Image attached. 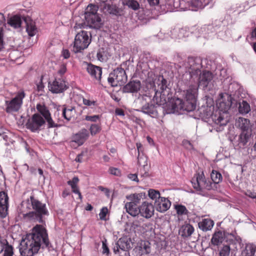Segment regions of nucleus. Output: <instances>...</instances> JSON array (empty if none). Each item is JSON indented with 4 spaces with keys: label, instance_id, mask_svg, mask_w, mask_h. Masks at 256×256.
Returning a JSON list of instances; mask_svg holds the SVG:
<instances>
[{
    "label": "nucleus",
    "instance_id": "nucleus-14",
    "mask_svg": "<svg viewBox=\"0 0 256 256\" xmlns=\"http://www.w3.org/2000/svg\"><path fill=\"white\" fill-rule=\"evenodd\" d=\"M88 137V130L86 128H82L72 136V140L70 142V145L71 146L76 148L82 146Z\"/></svg>",
    "mask_w": 256,
    "mask_h": 256
},
{
    "label": "nucleus",
    "instance_id": "nucleus-23",
    "mask_svg": "<svg viewBox=\"0 0 256 256\" xmlns=\"http://www.w3.org/2000/svg\"><path fill=\"white\" fill-rule=\"evenodd\" d=\"M142 109L144 113L148 114L152 118H156L158 116L157 106L153 104L148 103L147 104L144 106Z\"/></svg>",
    "mask_w": 256,
    "mask_h": 256
},
{
    "label": "nucleus",
    "instance_id": "nucleus-36",
    "mask_svg": "<svg viewBox=\"0 0 256 256\" xmlns=\"http://www.w3.org/2000/svg\"><path fill=\"white\" fill-rule=\"evenodd\" d=\"M238 110L240 113L242 114H246L250 110V104L244 100L240 103Z\"/></svg>",
    "mask_w": 256,
    "mask_h": 256
},
{
    "label": "nucleus",
    "instance_id": "nucleus-58",
    "mask_svg": "<svg viewBox=\"0 0 256 256\" xmlns=\"http://www.w3.org/2000/svg\"><path fill=\"white\" fill-rule=\"evenodd\" d=\"M63 57L66 58H68L70 57V52L68 50H64L62 52Z\"/></svg>",
    "mask_w": 256,
    "mask_h": 256
},
{
    "label": "nucleus",
    "instance_id": "nucleus-49",
    "mask_svg": "<svg viewBox=\"0 0 256 256\" xmlns=\"http://www.w3.org/2000/svg\"><path fill=\"white\" fill-rule=\"evenodd\" d=\"M144 250L146 254H149L150 252V243L148 241L144 242L143 244H141L140 246Z\"/></svg>",
    "mask_w": 256,
    "mask_h": 256
},
{
    "label": "nucleus",
    "instance_id": "nucleus-37",
    "mask_svg": "<svg viewBox=\"0 0 256 256\" xmlns=\"http://www.w3.org/2000/svg\"><path fill=\"white\" fill-rule=\"evenodd\" d=\"M102 130L100 123L92 124L90 126L89 130L92 136H95L100 132Z\"/></svg>",
    "mask_w": 256,
    "mask_h": 256
},
{
    "label": "nucleus",
    "instance_id": "nucleus-54",
    "mask_svg": "<svg viewBox=\"0 0 256 256\" xmlns=\"http://www.w3.org/2000/svg\"><path fill=\"white\" fill-rule=\"evenodd\" d=\"M5 18L4 15L0 12V29L4 30V27L5 25Z\"/></svg>",
    "mask_w": 256,
    "mask_h": 256
},
{
    "label": "nucleus",
    "instance_id": "nucleus-57",
    "mask_svg": "<svg viewBox=\"0 0 256 256\" xmlns=\"http://www.w3.org/2000/svg\"><path fill=\"white\" fill-rule=\"evenodd\" d=\"M128 176L130 179L131 180H132L133 181H136L137 182H138V176L136 174H128Z\"/></svg>",
    "mask_w": 256,
    "mask_h": 256
},
{
    "label": "nucleus",
    "instance_id": "nucleus-61",
    "mask_svg": "<svg viewBox=\"0 0 256 256\" xmlns=\"http://www.w3.org/2000/svg\"><path fill=\"white\" fill-rule=\"evenodd\" d=\"M84 154L83 152H82L80 154H78L76 158V161L78 162H82V159L83 158Z\"/></svg>",
    "mask_w": 256,
    "mask_h": 256
},
{
    "label": "nucleus",
    "instance_id": "nucleus-48",
    "mask_svg": "<svg viewBox=\"0 0 256 256\" xmlns=\"http://www.w3.org/2000/svg\"><path fill=\"white\" fill-rule=\"evenodd\" d=\"M108 212V210L107 208L104 207L102 208L99 214L100 218V220H106V216Z\"/></svg>",
    "mask_w": 256,
    "mask_h": 256
},
{
    "label": "nucleus",
    "instance_id": "nucleus-34",
    "mask_svg": "<svg viewBox=\"0 0 256 256\" xmlns=\"http://www.w3.org/2000/svg\"><path fill=\"white\" fill-rule=\"evenodd\" d=\"M238 125L242 130H248L250 128V121L248 119L239 118Z\"/></svg>",
    "mask_w": 256,
    "mask_h": 256
},
{
    "label": "nucleus",
    "instance_id": "nucleus-32",
    "mask_svg": "<svg viewBox=\"0 0 256 256\" xmlns=\"http://www.w3.org/2000/svg\"><path fill=\"white\" fill-rule=\"evenodd\" d=\"M8 24L14 28H18L20 27L22 20L19 16L15 15L9 18Z\"/></svg>",
    "mask_w": 256,
    "mask_h": 256
},
{
    "label": "nucleus",
    "instance_id": "nucleus-17",
    "mask_svg": "<svg viewBox=\"0 0 256 256\" xmlns=\"http://www.w3.org/2000/svg\"><path fill=\"white\" fill-rule=\"evenodd\" d=\"M154 208L153 205L146 201L144 202L140 206L138 215L146 219L150 218L154 214Z\"/></svg>",
    "mask_w": 256,
    "mask_h": 256
},
{
    "label": "nucleus",
    "instance_id": "nucleus-38",
    "mask_svg": "<svg viewBox=\"0 0 256 256\" xmlns=\"http://www.w3.org/2000/svg\"><path fill=\"white\" fill-rule=\"evenodd\" d=\"M38 111L44 117L49 116L50 114L48 108L44 104H38L36 105Z\"/></svg>",
    "mask_w": 256,
    "mask_h": 256
},
{
    "label": "nucleus",
    "instance_id": "nucleus-22",
    "mask_svg": "<svg viewBox=\"0 0 256 256\" xmlns=\"http://www.w3.org/2000/svg\"><path fill=\"white\" fill-rule=\"evenodd\" d=\"M141 88V83L140 80L130 81L123 88L122 90L124 92H136Z\"/></svg>",
    "mask_w": 256,
    "mask_h": 256
},
{
    "label": "nucleus",
    "instance_id": "nucleus-42",
    "mask_svg": "<svg viewBox=\"0 0 256 256\" xmlns=\"http://www.w3.org/2000/svg\"><path fill=\"white\" fill-rule=\"evenodd\" d=\"M250 134L248 132V130H242L241 134L240 136V142L244 144H246L250 137Z\"/></svg>",
    "mask_w": 256,
    "mask_h": 256
},
{
    "label": "nucleus",
    "instance_id": "nucleus-3",
    "mask_svg": "<svg viewBox=\"0 0 256 256\" xmlns=\"http://www.w3.org/2000/svg\"><path fill=\"white\" fill-rule=\"evenodd\" d=\"M98 7L94 4H90L86 9L84 18L86 23H76L74 28H84L85 26H88L94 28H99L102 24V20L100 14L98 13Z\"/></svg>",
    "mask_w": 256,
    "mask_h": 256
},
{
    "label": "nucleus",
    "instance_id": "nucleus-21",
    "mask_svg": "<svg viewBox=\"0 0 256 256\" xmlns=\"http://www.w3.org/2000/svg\"><path fill=\"white\" fill-rule=\"evenodd\" d=\"M136 146L138 150V156L137 157L138 164L140 166L144 167L148 164V158L144 154V148L142 144L140 142H137Z\"/></svg>",
    "mask_w": 256,
    "mask_h": 256
},
{
    "label": "nucleus",
    "instance_id": "nucleus-13",
    "mask_svg": "<svg viewBox=\"0 0 256 256\" xmlns=\"http://www.w3.org/2000/svg\"><path fill=\"white\" fill-rule=\"evenodd\" d=\"M213 79V74L210 71L204 70L200 72L197 78H195L193 82L198 84V87L205 90L212 82Z\"/></svg>",
    "mask_w": 256,
    "mask_h": 256
},
{
    "label": "nucleus",
    "instance_id": "nucleus-15",
    "mask_svg": "<svg viewBox=\"0 0 256 256\" xmlns=\"http://www.w3.org/2000/svg\"><path fill=\"white\" fill-rule=\"evenodd\" d=\"M100 6L102 12L105 14L120 16L123 14V9L118 7L116 4H108L107 1L103 2Z\"/></svg>",
    "mask_w": 256,
    "mask_h": 256
},
{
    "label": "nucleus",
    "instance_id": "nucleus-51",
    "mask_svg": "<svg viewBox=\"0 0 256 256\" xmlns=\"http://www.w3.org/2000/svg\"><path fill=\"white\" fill-rule=\"evenodd\" d=\"M44 118L46 120V122H48V128H54L56 126V124L55 122L52 120L50 114L49 115V116Z\"/></svg>",
    "mask_w": 256,
    "mask_h": 256
},
{
    "label": "nucleus",
    "instance_id": "nucleus-56",
    "mask_svg": "<svg viewBox=\"0 0 256 256\" xmlns=\"http://www.w3.org/2000/svg\"><path fill=\"white\" fill-rule=\"evenodd\" d=\"M104 53V52L103 51L102 52L99 51L97 53L98 59L100 62H103L104 60V56L103 54Z\"/></svg>",
    "mask_w": 256,
    "mask_h": 256
},
{
    "label": "nucleus",
    "instance_id": "nucleus-11",
    "mask_svg": "<svg viewBox=\"0 0 256 256\" xmlns=\"http://www.w3.org/2000/svg\"><path fill=\"white\" fill-rule=\"evenodd\" d=\"M190 77V81L197 78L200 72L202 60L200 58L188 57V66Z\"/></svg>",
    "mask_w": 256,
    "mask_h": 256
},
{
    "label": "nucleus",
    "instance_id": "nucleus-18",
    "mask_svg": "<svg viewBox=\"0 0 256 256\" xmlns=\"http://www.w3.org/2000/svg\"><path fill=\"white\" fill-rule=\"evenodd\" d=\"M8 197L4 192H0V216L4 218L8 214Z\"/></svg>",
    "mask_w": 256,
    "mask_h": 256
},
{
    "label": "nucleus",
    "instance_id": "nucleus-28",
    "mask_svg": "<svg viewBox=\"0 0 256 256\" xmlns=\"http://www.w3.org/2000/svg\"><path fill=\"white\" fill-rule=\"evenodd\" d=\"M26 31L28 35L30 36H34L38 32V29L35 24V22L32 20H26Z\"/></svg>",
    "mask_w": 256,
    "mask_h": 256
},
{
    "label": "nucleus",
    "instance_id": "nucleus-8",
    "mask_svg": "<svg viewBox=\"0 0 256 256\" xmlns=\"http://www.w3.org/2000/svg\"><path fill=\"white\" fill-rule=\"evenodd\" d=\"M192 186L197 191L202 192L204 190H210L213 184L209 180H206L202 172L196 173L191 180Z\"/></svg>",
    "mask_w": 256,
    "mask_h": 256
},
{
    "label": "nucleus",
    "instance_id": "nucleus-30",
    "mask_svg": "<svg viewBox=\"0 0 256 256\" xmlns=\"http://www.w3.org/2000/svg\"><path fill=\"white\" fill-rule=\"evenodd\" d=\"M256 246L252 244H246L242 250L240 256H254Z\"/></svg>",
    "mask_w": 256,
    "mask_h": 256
},
{
    "label": "nucleus",
    "instance_id": "nucleus-31",
    "mask_svg": "<svg viewBox=\"0 0 256 256\" xmlns=\"http://www.w3.org/2000/svg\"><path fill=\"white\" fill-rule=\"evenodd\" d=\"M122 4L134 10H137L140 8V4L136 0H122Z\"/></svg>",
    "mask_w": 256,
    "mask_h": 256
},
{
    "label": "nucleus",
    "instance_id": "nucleus-60",
    "mask_svg": "<svg viewBox=\"0 0 256 256\" xmlns=\"http://www.w3.org/2000/svg\"><path fill=\"white\" fill-rule=\"evenodd\" d=\"M116 114L118 116H124V112L123 110L121 108H118L116 110Z\"/></svg>",
    "mask_w": 256,
    "mask_h": 256
},
{
    "label": "nucleus",
    "instance_id": "nucleus-9",
    "mask_svg": "<svg viewBox=\"0 0 256 256\" xmlns=\"http://www.w3.org/2000/svg\"><path fill=\"white\" fill-rule=\"evenodd\" d=\"M26 96V94L24 90L18 92L16 96L10 100H6L5 110L7 113L18 112L21 108L23 99Z\"/></svg>",
    "mask_w": 256,
    "mask_h": 256
},
{
    "label": "nucleus",
    "instance_id": "nucleus-19",
    "mask_svg": "<svg viewBox=\"0 0 256 256\" xmlns=\"http://www.w3.org/2000/svg\"><path fill=\"white\" fill-rule=\"evenodd\" d=\"M154 206L156 210L160 212H164L170 208L171 202L168 198L161 197L156 200Z\"/></svg>",
    "mask_w": 256,
    "mask_h": 256
},
{
    "label": "nucleus",
    "instance_id": "nucleus-50",
    "mask_svg": "<svg viewBox=\"0 0 256 256\" xmlns=\"http://www.w3.org/2000/svg\"><path fill=\"white\" fill-rule=\"evenodd\" d=\"M100 119L99 115H94V116H86L85 120L87 121H90L92 122H96Z\"/></svg>",
    "mask_w": 256,
    "mask_h": 256
},
{
    "label": "nucleus",
    "instance_id": "nucleus-6",
    "mask_svg": "<svg viewBox=\"0 0 256 256\" xmlns=\"http://www.w3.org/2000/svg\"><path fill=\"white\" fill-rule=\"evenodd\" d=\"M158 88L160 90H154V95L152 100L156 104L162 106L165 104L170 98V89L167 86V80L163 76L158 78Z\"/></svg>",
    "mask_w": 256,
    "mask_h": 256
},
{
    "label": "nucleus",
    "instance_id": "nucleus-27",
    "mask_svg": "<svg viewBox=\"0 0 256 256\" xmlns=\"http://www.w3.org/2000/svg\"><path fill=\"white\" fill-rule=\"evenodd\" d=\"M78 182L79 179L78 177L74 176L72 180H68L67 183L71 186L72 192L76 194H78V195L79 198L81 200H82V197L78 186Z\"/></svg>",
    "mask_w": 256,
    "mask_h": 256
},
{
    "label": "nucleus",
    "instance_id": "nucleus-41",
    "mask_svg": "<svg viewBox=\"0 0 256 256\" xmlns=\"http://www.w3.org/2000/svg\"><path fill=\"white\" fill-rule=\"evenodd\" d=\"M3 251V256H13L14 254L13 246L9 244L8 242L7 244H4Z\"/></svg>",
    "mask_w": 256,
    "mask_h": 256
},
{
    "label": "nucleus",
    "instance_id": "nucleus-64",
    "mask_svg": "<svg viewBox=\"0 0 256 256\" xmlns=\"http://www.w3.org/2000/svg\"><path fill=\"white\" fill-rule=\"evenodd\" d=\"M98 188L99 190H101L102 192H104L106 193H108L109 192V190L108 188H105L103 187L102 186H99L98 187Z\"/></svg>",
    "mask_w": 256,
    "mask_h": 256
},
{
    "label": "nucleus",
    "instance_id": "nucleus-1",
    "mask_svg": "<svg viewBox=\"0 0 256 256\" xmlns=\"http://www.w3.org/2000/svg\"><path fill=\"white\" fill-rule=\"evenodd\" d=\"M50 246L46 228L42 225L36 224L32 232L22 238L20 243V252L22 256H34L40 248H49Z\"/></svg>",
    "mask_w": 256,
    "mask_h": 256
},
{
    "label": "nucleus",
    "instance_id": "nucleus-10",
    "mask_svg": "<svg viewBox=\"0 0 256 256\" xmlns=\"http://www.w3.org/2000/svg\"><path fill=\"white\" fill-rule=\"evenodd\" d=\"M108 80V84L113 87L122 85L127 80L124 70L122 68H117L110 73Z\"/></svg>",
    "mask_w": 256,
    "mask_h": 256
},
{
    "label": "nucleus",
    "instance_id": "nucleus-5",
    "mask_svg": "<svg viewBox=\"0 0 256 256\" xmlns=\"http://www.w3.org/2000/svg\"><path fill=\"white\" fill-rule=\"evenodd\" d=\"M144 196L142 193L126 195V198L128 202L125 203L124 206L126 212L132 217L138 216L141 200Z\"/></svg>",
    "mask_w": 256,
    "mask_h": 256
},
{
    "label": "nucleus",
    "instance_id": "nucleus-44",
    "mask_svg": "<svg viewBox=\"0 0 256 256\" xmlns=\"http://www.w3.org/2000/svg\"><path fill=\"white\" fill-rule=\"evenodd\" d=\"M43 76H40V78L38 82L36 84V90L38 92V94L40 95H42L43 92H44V83L42 82Z\"/></svg>",
    "mask_w": 256,
    "mask_h": 256
},
{
    "label": "nucleus",
    "instance_id": "nucleus-47",
    "mask_svg": "<svg viewBox=\"0 0 256 256\" xmlns=\"http://www.w3.org/2000/svg\"><path fill=\"white\" fill-rule=\"evenodd\" d=\"M230 252V247L228 244L224 245L220 252V256H228Z\"/></svg>",
    "mask_w": 256,
    "mask_h": 256
},
{
    "label": "nucleus",
    "instance_id": "nucleus-16",
    "mask_svg": "<svg viewBox=\"0 0 256 256\" xmlns=\"http://www.w3.org/2000/svg\"><path fill=\"white\" fill-rule=\"evenodd\" d=\"M48 88L52 93L58 94L64 92L68 86L63 79L56 78L52 83L49 82Z\"/></svg>",
    "mask_w": 256,
    "mask_h": 256
},
{
    "label": "nucleus",
    "instance_id": "nucleus-29",
    "mask_svg": "<svg viewBox=\"0 0 256 256\" xmlns=\"http://www.w3.org/2000/svg\"><path fill=\"white\" fill-rule=\"evenodd\" d=\"M194 232V228L190 224L183 225L180 230V233L183 238L190 236Z\"/></svg>",
    "mask_w": 256,
    "mask_h": 256
},
{
    "label": "nucleus",
    "instance_id": "nucleus-62",
    "mask_svg": "<svg viewBox=\"0 0 256 256\" xmlns=\"http://www.w3.org/2000/svg\"><path fill=\"white\" fill-rule=\"evenodd\" d=\"M70 194L69 190L65 189L63 190L62 196L64 198H66L67 196Z\"/></svg>",
    "mask_w": 256,
    "mask_h": 256
},
{
    "label": "nucleus",
    "instance_id": "nucleus-4",
    "mask_svg": "<svg viewBox=\"0 0 256 256\" xmlns=\"http://www.w3.org/2000/svg\"><path fill=\"white\" fill-rule=\"evenodd\" d=\"M194 80H190V84L188 88L184 91V101L182 104V108L186 111L194 110L196 107V98L198 94V84H194Z\"/></svg>",
    "mask_w": 256,
    "mask_h": 256
},
{
    "label": "nucleus",
    "instance_id": "nucleus-43",
    "mask_svg": "<svg viewBox=\"0 0 256 256\" xmlns=\"http://www.w3.org/2000/svg\"><path fill=\"white\" fill-rule=\"evenodd\" d=\"M216 116H214V121L216 124L220 126H226L228 122V120L225 118L224 116L220 114L216 118Z\"/></svg>",
    "mask_w": 256,
    "mask_h": 256
},
{
    "label": "nucleus",
    "instance_id": "nucleus-39",
    "mask_svg": "<svg viewBox=\"0 0 256 256\" xmlns=\"http://www.w3.org/2000/svg\"><path fill=\"white\" fill-rule=\"evenodd\" d=\"M174 208L178 216L188 215L189 213L186 207L182 204L175 205Z\"/></svg>",
    "mask_w": 256,
    "mask_h": 256
},
{
    "label": "nucleus",
    "instance_id": "nucleus-46",
    "mask_svg": "<svg viewBox=\"0 0 256 256\" xmlns=\"http://www.w3.org/2000/svg\"><path fill=\"white\" fill-rule=\"evenodd\" d=\"M148 196L152 200H158L160 198V193L158 191L154 190H150L148 191Z\"/></svg>",
    "mask_w": 256,
    "mask_h": 256
},
{
    "label": "nucleus",
    "instance_id": "nucleus-25",
    "mask_svg": "<svg viewBox=\"0 0 256 256\" xmlns=\"http://www.w3.org/2000/svg\"><path fill=\"white\" fill-rule=\"evenodd\" d=\"M132 242L130 238L126 237H123L120 238L116 242V244L118 247L123 251H128L131 248Z\"/></svg>",
    "mask_w": 256,
    "mask_h": 256
},
{
    "label": "nucleus",
    "instance_id": "nucleus-20",
    "mask_svg": "<svg viewBox=\"0 0 256 256\" xmlns=\"http://www.w3.org/2000/svg\"><path fill=\"white\" fill-rule=\"evenodd\" d=\"M86 71L90 75L92 78L98 81L100 80L102 74V68L94 66L92 64H88Z\"/></svg>",
    "mask_w": 256,
    "mask_h": 256
},
{
    "label": "nucleus",
    "instance_id": "nucleus-12",
    "mask_svg": "<svg viewBox=\"0 0 256 256\" xmlns=\"http://www.w3.org/2000/svg\"><path fill=\"white\" fill-rule=\"evenodd\" d=\"M45 120L38 114H34L30 118L26 124V128L32 132H38L45 124Z\"/></svg>",
    "mask_w": 256,
    "mask_h": 256
},
{
    "label": "nucleus",
    "instance_id": "nucleus-40",
    "mask_svg": "<svg viewBox=\"0 0 256 256\" xmlns=\"http://www.w3.org/2000/svg\"><path fill=\"white\" fill-rule=\"evenodd\" d=\"M211 179L214 184L220 183L222 179V176L220 172L216 170H212L211 174Z\"/></svg>",
    "mask_w": 256,
    "mask_h": 256
},
{
    "label": "nucleus",
    "instance_id": "nucleus-63",
    "mask_svg": "<svg viewBox=\"0 0 256 256\" xmlns=\"http://www.w3.org/2000/svg\"><path fill=\"white\" fill-rule=\"evenodd\" d=\"M150 6H156L159 4V0H148Z\"/></svg>",
    "mask_w": 256,
    "mask_h": 256
},
{
    "label": "nucleus",
    "instance_id": "nucleus-26",
    "mask_svg": "<svg viewBox=\"0 0 256 256\" xmlns=\"http://www.w3.org/2000/svg\"><path fill=\"white\" fill-rule=\"evenodd\" d=\"M214 225V222L210 218H204L198 223V228L204 232L210 230Z\"/></svg>",
    "mask_w": 256,
    "mask_h": 256
},
{
    "label": "nucleus",
    "instance_id": "nucleus-33",
    "mask_svg": "<svg viewBox=\"0 0 256 256\" xmlns=\"http://www.w3.org/2000/svg\"><path fill=\"white\" fill-rule=\"evenodd\" d=\"M220 100V102L218 104H217L218 108L223 112H226L228 110L232 105L231 98L228 96V101L226 102H224L222 98Z\"/></svg>",
    "mask_w": 256,
    "mask_h": 256
},
{
    "label": "nucleus",
    "instance_id": "nucleus-24",
    "mask_svg": "<svg viewBox=\"0 0 256 256\" xmlns=\"http://www.w3.org/2000/svg\"><path fill=\"white\" fill-rule=\"evenodd\" d=\"M226 238L225 232L220 230L216 232L212 235L211 242L214 246L220 244Z\"/></svg>",
    "mask_w": 256,
    "mask_h": 256
},
{
    "label": "nucleus",
    "instance_id": "nucleus-53",
    "mask_svg": "<svg viewBox=\"0 0 256 256\" xmlns=\"http://www.w3.org/2000/svg\"><path fill=\"white\" fill-rule=\"evenodd\" d=\"M4 30L0 29V52L4 48Z\"/></svg>",
    "mask_w": 256,
    "mask_h": 256
},
{
    "label": "nucleus",
    "instance_id": "nucleus-35",
    "mask_svg": "<svg viewBox=\"0 0 256 256\" xmlns=\"http://www.w3.org/2000/svg\"><path fill=\"white\" fill-rule=\"evenodd\" d=\"M75 110L74 108H64L62 110V116L67 120H70L74 116Z\"/></svg>",
    "mask_w": 256,
    "mask_h": 256
},
{
    "label": "nucleus",
    "instance_id": "nucleus-2",
    "mask_svg": "<svg viewBox=\"0 0 256 256\" xmlns=\"http://www.w3.org/2000/svg\"><path fill=\"white\" fill-rule=\"evenodd\" d=\"M30 200L33 210L24 214V218L43 224L45 222L44 217L49 214L46 204L35 198L34 195L30 196Z\"/></svg>",
    "mask_w": 256,
    "mask_h": 256
},
{
    "label": "nucleus",
    "instance_id": "nucleus-59",
    "mask_svg": "<svg viewBox=\"0 0 256 256\" xmlns=\"http://www.w3.org/2000/svg\"><path fill=\"white\" fill-rule=\"evenodd\" d=\"M7 244L6 240H0V254L3 251L4 244Z\"/></svg>",
    "mask_w": 256,
    "mask_h": 256
},
{
    "label": "nucleus",
    "instance_id": "nucleus-45",
    "mask_svg": "<svg viewBox=\"0 0 256 256\" xmlns=\"http://www.w3.org/2000/svg\"><path fill=\"white\" fill-rule=\"evenodd\" d=\"M82 99L83 104L85 106H88L91 108H94L98 105L96 101V100L87 99L83 96H82Z\"/></svg>",
    "mask_w": 256,
    "mask_h": 256
},
{
    "label": "nucleus",
    "instance_id": "nucleus-55",
    "mask_svg": "<svg viewBox=\"0 0 256 256\" xmlns=\"http://www.w3.org/2000/svg\"><path fill=\"white\" fill-rule=\"evenodd\" d=\"M102 253L103 254H108L110 253V250L107 246L106 243L104 242H102Z\"/></svg>",
    "mask_w": 256,
    "mask_h": 256
},
{
    "label": "nucleus",
    "instance_id": "nucleus-52",
    "mask_svg": "<svg viewBox=\"0 0 256 256\" xmlns=\"http://www.w3.org/2000/svg\"><path fill=\"white\" fill-rule=\"evenodd\" d=\"M108 171L110 174L116 176H120L121 174L120 170L116 168L110 167Z\"/></svg>",
    "mask_w": 256,
    "mask_h": 256
},
{
    "label": "nucleus",
    "instance_id": "nucleus-7",
    "mask_svg": "<svg viewBox=\"0 0 256 256\" xmlns=\"http://www.w3.org/2000/svg\"><path fill=\"white\" fill-rule=\"evenodd\" d=\"M91 42V38L87 32L82 30L76 34L72 50L74 53L82 52Z\"/></svg>",
    "mask_w": 256,
    "mask_h": 256
}]
</instances>
